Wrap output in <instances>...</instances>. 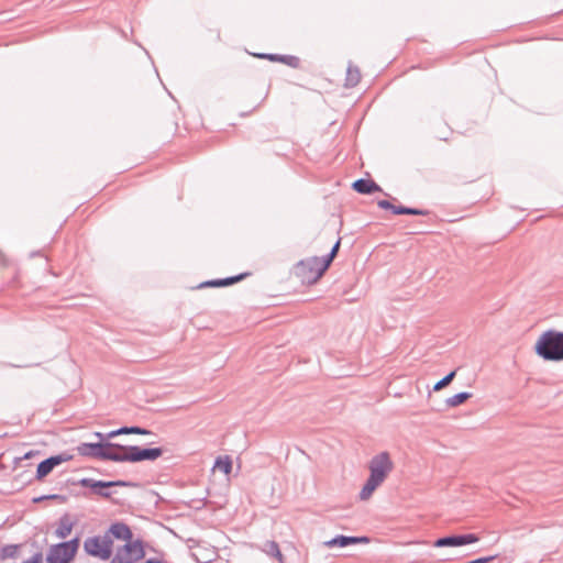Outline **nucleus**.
<instances>
[{
	"label": "nucleus",
	"instance_id": "1",
	"mask_svg": "<svg viewBox=\"0 0 563 563\" xmlns=\"http://www.w3.org/2000/svg\"><path fill=\"white\" fill-rule=\"evenodd\" d=\"M534 351L544 361H563V332L555 330L543 332L536 342Z\"/></svg>",
	"mask_w": 563,
	"mask_h": 563
},
{
	"label": "nucleus",
	"instance_id": "2",
	"mask_svg": "<svg viewBox=\"0 0 563 563\" xmlns=\"http://www.w3.org/2000/svg\"><path fill=\"white\" fill-rule=\"evenodd\" d=\"M120 448L121 444L114 442H84L77 446V451L81 456L118 462V452Z\"/></svg>",
	"mask_w": 563,
	"mask_h": 563
},
{
	"label": "nucleus",
	"instance_id": "3",
	"mask_svg": "<svg viewBox=\"0 0 563 563\" xmlns=\"http://www.w3.org/2000/svg\"><path fill=\"white\" fill-rule=\"evenodd\" d=\"M164 453L162 448H142L139 445H122L118 452V462L137 463L155 461Z\"/></svg>",
	"mask_w": 563,
	"mask_h": 563
},
{
	"label": "nucleus",
	"instance_id": "4",
	"mask_svg": "<svg viewBox=\"0 0 563 563\" xmlns=\"http://www.w3.org/2000/svg\"><path fill=\"white\" fill-rule=\"evenodd\" d=\"M79 545V537L53 544L48 549L45 561L46 563H70L75 559Z\"/></svg>",
	"mask_w": 563,
	"mask_h": 563
},
{
	"label": "nucleus",
	"instance_id": "5",
	"mask_svg": "<svg viewBox=\"0 0 563 563\" xmlns=\"http://www.w3.org/2000/svg\"><path fill=\"white\" fill-rule=\"evenodd\" d=\"M85 552L93 558L107 561L112 556L113 540L110 536H93L84 541Z\"/></svg>",
	"mask_w": 563,
	"mask_h": 563
},
{
	"label": "nucleus",
	"instance_id": "6",
	"mask_svg": "<svg viewBox=\"0 0 563 563\" xmlns=\"http://www.w3.org/2000/svg\"><path fill=\"white\" fill-rule=\"evenodd\" d=\"M145 543L141 539L132 540L121 547H118L114 556L110 563H135L144 559Z\"/></svg>",
	"mask_w": 563,
	"mask_h": 563
},
{
	"label": "nucleus",
	"instance_id": "7",
	"mask_svg": "<svg viewBox=\"0 0 563 563\" xmlns=\"http://www.w3.org/2000/svg\"><path fill=\"white\" fill-rule=\"evenodd\" d=\"M322 264L323 257L312 256L301 260L296 266V274L302 278V282L313 284L324 274L320 272Z\"/></svg>",
	"mask_w": 563,
	"mask_h": 563
},
{
	"label": "nucleus",
	"instance_id": "8",
	"mask_svg": "<svg viewBox=\"0 0 563 563\" xmlns=\"http://www.w3.org/2000/svg\"><path fill=\"white\" fill-rule=\"evenodd\" d=\"M394 464L388 452H382L369 461V477L383 483L387 475L393 471Z\"/></svg>",
	"mask_w": 563,
	"mask_h": 563
},
{
	"label": "nucleus",
	"instance_id": "9",
	"mask_svg": "<svg viewBox=\"0 0 563 563\" xmlns=\"http://www.w3.org/2000/svg\"><path fill=\"white\" fill-rule=\"evenodd\" d=\"M479 540L478 536L475 533H465V534H450L438 538L433 542V547L435 548H444V547H463L466 544L475 543Z\"/></svg>",
	"mask_w": 563,
	"mask_h": 563
},
{
	"label": "nucleus",
	"instance_id": "10",
	"mask_svg": "<svg viewBox=\"0 0 563 563\" xmlns=\"http://www.w3.org/2000/svg\"><path fill=\"white\" fill-rule=\"evenodd\" d=\"M71 459L68 454H57L52 455L42 462L38 463L36 468V475L35 478L38 481H42L44 477H46L56 466L59 464L67 462Z\"/></svg>",
	"mask_w": 563,
	"mask_h": 563
},
{
	"label": "nucleus",
	"instance_id": "11",
	"mask_svg": "<svg viewBox=\"0 0 563 563\" xmlns=\"http://www.w3.org/2000/svg\"><path fill=\"white\" fill-rule=\"evenodd\" d=\"M369 538L362 536V537H355V536H344V534H338L334 538L324 541L323 547L332 549V548H346L350 545L361 544V543H368Z\"/></svg>",
	"mask_w": 563,
	"mask_h": 563
},
{
	"label": "nucleus",
	"instance_id": "12",
	"mask_svg": "<svg viewBox=\"0 0 563 563\" xmlns=\"http://www.w3.org/2000/svg\"><path fill=\"white\" fill-rule=\"evenodd\" d=\"M78 485H80L81 487L90 488L91 493L102 498H111L112 493L109 490V481H98L93 478L84 477L78 481Z\"/></svg>",
	"mask_w": 563,
	"mask_h": 563
},
{
	"label": "nucleus",
	"instance_id": "13",
	"mask_svg": "<svg viewBox=\"0 0 563 563\" xmlns=\"http://www.w3.org/2000/svg\"><path fill=\"white\" fill-rule=\"evenodd\" d=\"M104 534L110 536L112 540H122L125 541V543L133 540V533L131 528L122 521L113 522Z\"/></svg>",
	"mask_w": 563,
	"mask_h": 563
},
{
	"label": "nucleus",
	"instance_id": "14",
	"mask_svg": "<svg viewBox=\"0 0 563 563\" xmlns=\"http://www.w3.org/2000/svg\"><path fill=\"white\" fill-rule=\"evenodd\" d=\"M352 189L361 195H372L383 191L382 187L371 178H358L352 184Z\"/></svg>",
	"mask_w": 563,
	"mask_h": 563
},
{
	"label": "nucleus",
	"instance_id": "15",
	"mask_svg": "<svg viewBox=\"0 0 563 563\" xmlns=\"http://www.w3.org/2000/svg\"><path fill=\"white\" fill-rule=\"evenodd\" d=\"M74 528V522L70 520V517L68 514L63 515L59 518L58 526L55 530V536L59 539L67 538Z\"/></svg>",
	"mask_w": 563,
	"mask_h": 563
},
{
	"label": "nucleus",
	"instance_id": "16",
	"mask_svg": "<svg viewBox=\"0 0 563 563\" xmlns=\"http://www.w3.org/2000/svg\"><path fill=\"white\" fill-rule=\"evenodd\" d=\"M153 432L146 428L139 427V426H123L119 429L110 431V437H118L121 434H141V435H150Z\"/></svg>",
	"mask_w": 563,
	"mask_h": 563
},
{
	"label": "nucleus",
	"instance_id": "17",
	"mask_svg": "<svg viewBox=\"0 0 563 563\" xmlns=\"http://www.w3.org/2000/svg\"><path fill=\"white\" fill-rule=\"evenodd\" d=\"M361 80V73L357 66L352 64L346 69L345 87H355Z\"/></svg>",
	"mask_w": 563,
	"mask_h": 563
},
{
	"label": "nucleus",
	"instance_id": "18",
	"mask_svg": "<svg viewBox=\"0 0 563 563\" xmlns=\"http://www.w3.org/2000/svg\"><path fill=\"white\" fill-rule=\"evenodd\" d=\"M382 483L375 481L374 478L369 477L366 479L362 490L360 492V499L366 500L368 499L372 494L375 492V489L380 485Z\"/></svg>",
	"mask_w": 563,
	"mask_h": 563
},
{
	"label": "nucleus",
	"instance_id": "19",
	"mask_svg": "<svg viewBox=\"0 0 563 563\" xmlns=\"http://www.w3.org/2000/svg\"><path fill=\"white\" fill-rule=\"evenodd\" d=\"M340 245H341V239H338V241L334 243V245L332 246V249L329 252V254L323 256V264H322V266L320 268L321 273H325L328 271V268L330 267L331 263L333 262V260L338 255V252L340 250Z\"/></svg>",
	"mask_w": 563,
	"mask_h": 563
},
{
	"label": "nucleus",
	"instance_id": "20",
	"mask_svg": "<svg viewBox=\"0 0 563 563\" xmlns=\"http://www.w3.org/2000/svg\"><path fill=\"white\" fill-rule=\"evenodd\" d=\"M471 397H472L471 393H468V391H461V393H457V394L453 395L452 397H449L445 400V404H446L448 407H457V406L464 404Z\"/></svg>",
	"mask_w": 563,
	"mask_h": 563
},
{
	"label": "nucleus",
	"instance_id": "21",
	"mask_svg": "<svg viewBox=\"0 0 563 563\" xmlns=\"http://www.w3.org/2000/svg\"><path fill=\"white\" fill-rule=\"evenodd\" d=\"M264 551H265L268 555H271V556H273V558L277 559L280 563H284V555H283V553H282V551H280L279 545H278V543H277V542H275V541H267V542L265 543V549H264Z\"/></svg>",
	"mask_w": 563,
	"mask_h": 563
},
{
	"label": "nucleus",
	"instance_id": "22",
	"mask_svg": "<svg viewBox=\"0 0 563 563\" xmlns=\"http://www.w3.org/2000/svg\"><path fill=\"white\" fill-rule=\"evenodd\" d=\"M214 467L224 473L225 475H229L232 471V461L229 456H219L214 462Z\"/></svg>",
	"mask_w": 563,
	"mask_h": 563
},
{
	"label": "nucleus",
	"instance_id": "23",
	"mask_svg": "<svg viewBox=\"0 0 563 563\" xmlns=\"http://www.w3.org/2000/svg\"><path fill=\"white\" fill-rule=\"evenodd\" d=\"M395 214L427 216L429 214V211L426 209L398 206V208L395 210Z\"/></svg>",
	"mask_w": 563,
	"mask_h": 563
},
{
	"label": "nucleus",
	"instance_id": "24",
	"mask_svg": "<svg viewBox=\"0 0 563 563\" xmlns=\"http://www.w3.org/2000/svg\"><path fill=\"white\" fill-rule=\"evenodd\" d=\"M67 499L68 498L65 495L51 494V495H42V496H38V497H34L32 499V501L34 504H38V503H42L44 500H47V501L57 500L59 504H65L67 501Z\"/></svg>",
	"mask_w": 563,
	"mask_h": 563
},
{
	"label": "nucleus",
	"instance_id": "25",
	"mask_svg": "<svg viewBox=\"0 0 563 563\" xmlns=\"http://www.w3.org/2000/svg\"><path fill=\"white\" fill-rule=\"evenodd\" d=\"M19 548H20L19 544L4 545L0 551V558L2 560L15 558L18 555Z\"/></svg>",
	"mask_w": 563,
	"mask_h": 563
},
{
	"label": "nucleus",
	"instance_id": "26",
	"mask_svg": "<svg viewBox=\"0 0 563 563\" xmlns=\"http://www.w3.org/2000/svg\"><path fill=\"white\" fill-rule=\"evenodd\" d=\"M456 375V369L454 371H451L449 374H446L442 379H440L439 382H437L433 386V390L434 391H439L441 390L442 388L446 387L448 385L451 384V382L454 379Z\"/></svg>",
	"mask_w": 563,
	"mask_h": 563
},
{
	"label": "nucleus",
	"instance_id": "27",
	"mask_svg": "<svg viewBox=\"0 0 563 563\" xmlns=\"http://www.w3.org/2000/svg\"><path fill=\"white\" fill-rule=\"evenodd\" d=\"M279 63H283L289 67L298 68L300 64V59L294 55H280Z\"/></svg>",
	"mask_w": 563,
	"mask_h": 563
},
{
	"label": "nucleus",
	"instance_id": "28",
	"mask_svg": "<svg viewBox=\"0 0 563 563\" xmlns=\"http://www.w3.org/2000/svg\"><path fill=\"white\" fill-rule=\"evenodd\" d=\"M249 273H242L235 276L222 278L223 287L231 286L238 282H241L244 277H246Z\"/></svg>",
	"mask_w": 563,
	"mask_h": 563
},
{
	"label": "nucleus",
	"instance_id": "29",
	"mask_svg": "<svg viewBox=\"0 0 563 563\" xmlns=\"http://www.w3.org/2000/svg\"><path fill=\"white\" fill-rule=\"evenodd\" d=\"M377 206L384 210H390L395 214V210L398 206L393 205L389 200L382 199L377 201Z\"/></svg>",
	"mask_w": 563,
	"mask_h": 563
},
{
	"label": "nucleus",
	"instance_id": "30",
	"mask_svg": "<svg viewBox=\"0 0 563 563\" xmlns=\"http://www.w3.org/2000/svg\"><path fill=\"white\" fill-rule=\"evenodd\" d=\"M109 483H110V488L111 487H134V486H136L135 483L129 482V481H123V479L109 481Z\"/></svg>",
	"mask_w": 563,
	"mask_h": 563
},
{
	"label": "nucleus",
	"instance_id": "31",
	"mask_svg": "<svg viewBox=\"0 0 563 563\" xmlns=\"http://www.w3.org/2000/svg\"><path fill=\"white\" fill-rule=\"evenodd\" d=\"M255 56L261 59H267L269 62H279V59H280L279 54H272V53H260V54H256Z\"/></svg>",
	"mask_w": 563,
	"mask_h": 563
},
{
	"label": "nucleus",
	"instance_id": "32",
	"mask_svg": "<svg viewBox=\"0 0 563 563\" xmlns=\"http://www.w3.org/2000/svg\"><path fill=\"white\" fill-rule=\"evenodd\" d=\"M200 287H223L222 278L205 282Z\"/></svg>",
	"mask_w": 563,
	"mask_h": 563
},
{
	"label": "nucleus",
	"instance_id": "33",
	"mask_svg": "<svg viewBox=\"0 0 563 563\" xmlns=\"http://www.w3.org/2000/svg\"><path fill=\"white\" fill-rule=\"evenodd\" d=\"M22 563H43V553L36 552L30 559L23 561Z\"/></svg>",
	"mask_w": 563,
	"mask_h": 563
},
{
	"label": "nucleus",
	"instance_id": "34",
	"mask_svg": "<svg viewBox=\"0 0 563 563\" xmlns=\"http://www.w3.org/2000/svg\"><path fill=\"white\" fill-rule=\"evenodd\" d=\"M95 435L99 439V442H110L109 440L113 439V437H110V432H96Z\"/></svg>",
	"mask_w": 563,
	"mask_h": 563
},
{
	"label": "nucleus",
	"instance_id": "35",
	"mask_svg": "<svg viewBox=\"0 0 563 563\" xmlns=\"http://www.w3.org/2000/svg\"><path fill=\"white\" fill-rule=\"evenodd\" d=\"M144 563H165V562L162 560H158V559L151 558V559H147Z\"/></svg>",
	"mask_w": 563,
	"mask_h": 563
},
{
	"label": "nucleus",
	"instance_id": "36",
	"mask_svg": "<svg viewBox=\"0 0 563 563\" xmlns=\"http://www.w3.org/2000/svg\"><path fill=\"white\" fill-rule=\"evenodd\" d=\"M34 454H35V452L30 451V452L25 453L24 459H31Z\"/></svg>",
	"mask_w": 563,
	"mask_h": 563
}]
</instances>
